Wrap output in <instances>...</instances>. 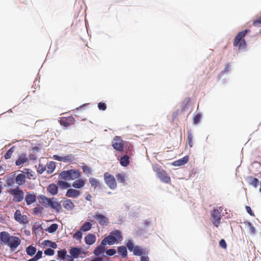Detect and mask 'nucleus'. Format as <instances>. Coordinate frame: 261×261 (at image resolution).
<instances>
[{"mask_svg": "<svg viewBox=\"0 0 261 261\" xmlns=\"http://www.w3.org/2000/svg\"><path fill=\"white\" fill-rule=\"evenodd\" d=\"M0 238L2 242L7 245L11 251H14L21 243L19 238L11 236L6 231H2L0 233Z\"/></svg>", "mask_w": 261, "mask_h": 261, "instance_id": "f257e3e1", "label": "nucleus"}, {"mask_svg": "<svg viewBox=\"0 0 261 261\" xmlns=\"http://www.w3.org/2000/svg\"><path fill=\"white\" fill-rule=\"evenodd\" d=\"M123 239L122 232L119 230L115 229L112 231L108 236L103 239L102 244L113 245L115 243L121 242Z\"/></svg>", "mask_w": 261, "mask_h": 261, "instance_id": "f03ea898", "label": "nucleus"}, {"mask_svg": "<svg viewBox=\"0 0 261 261\" xmlns=\"http://www.w3.org/2000/svg\"><path fill=\"white\" fill-rule=\"evenodd\" d=\"M250 32V31L249 30H245L240 32L234 39L233 43V46L234 47H238L239 50L245 49L247 46V43L244 38L247 33Z\"/></svg>", "mask_w": 261, "mask_h": 261, "instance_id": "7ed1b4c3", "label": "nucleus"}, {"mask_svg": "<svg viewBox=\"0 0 261 261\" xmlns=\"http://www.w3.org/2000/svg\"><path fill=\"white\" fill-rule=\"evenodd\" d=\"M81 176L79 170H68L62 171L59 174V178L65 180H73L78 179Z\"/></svg>", "mask_w": 261, "mask_h": 261, "instance_id": "20e7f679", "label": "nucleus"}, {"mask_svg": "<svg viewBox=\"0 0 261 261\" xmlns=\"http://www.w3.org/2000/svg\"><path fill=\"white\" fill-rule=\"evenodd\" d=\"M126 246L128 250L133 252L134 255L142 256L147 255L148 251L139 246H135L132 240L128 239L126 241Z\"/></svg>", "mask_w": 261, "mask_h": 261, "instance_id": "39448f33", "label": "nucleus"}, {"mask_svg": "<svg viewBox=\"0 0 261 261\" xmlns=\"http://www.w3.org/2000/svg\"><path fill=\"white\" fill-rule=\"evenodd\" d=\"M40 203L45 206H49L57 211H59L61 206L59 203L55 200L53 198H48L47 197H38Z\"/></svg>", "mask_w": 261, "mask_h": 261, "instance_id": "423d86ee", "label": "nucleus"}, {"mask_svg": "<svg viewBox=\"0 0 261 261\" xmlns=\"http://www.w3.org/2000/svg\"><path fill=\"white\" fill-rule=\"evenodd\" d=\"M223 210L221 206L217 207L211 212V217L212 218V223L214 226L218 227L220 223L222 216L221 213Z\"/></svg>", "mask_w": 261, "mask_h": 261, "instance_id": "0eeeda50", "label": "nucleus"}, {"mask_svg": "<svg viewBox=\"0 0 261 261\" xmlns=\"http://www.w3.org/2000/svg\"><path fill=\"white\" fill-rule=\"evenodd\" d=\"M154 171L156 172L157 177L162 182L167 184H171V178L165 170L161 168H156L154 169Z\"/></svg>", "mask_w": 261, "mask_h": 261, "instance_id": "6e6552de", "label": "nucleus"}, {"mask_svg": "<svg viewBox=\"0 0 261 261\" xmlns=\"http://www.w3.org/2000/svg\"><path fill=\"white\" fill-rule=\"evenodd\" d=\"M106 184L111 189H115L117 188V182L114 176L108 172H106L103 175Z\"/></svg>", "mask_w": 261, "mask_h": 261, "instance_id": "1a4fd4ad", "label": "nucleus"}, {"mask_svg": "<svg viewBox=\"0 0 261 261\" xmlns=\"http://www.w3.org/2000/svg\"><path fill=\"white\" fill-rule=\"evenodd\" d=\"M112 145L115 150L122 152L124 147V141L121 137L116 136L112 142Z\"/></svg>", "mask_w": 261, "mask_h": 261, "instance_id": "9d476101", "label": "nucleus"}, {"mask_svg": "<svg viewBox=\"0 0 261 261\" xmlns=\"http://www.w3.org/2000/svg\"><path fill=\"white\" fill-rule=\"evenodd\" d=\"M60 123L61 125L66 127L74 124L75 119L73 117L69 116L67 117H62L59 120Z\"/></svg>", "mask_w": 261, "mask_h": 261, "instance_id": "9b49d317", "label": "nucleus"}, {"mask_svg": "<svg viewBox=\"0 0 261 261\" xmlns=\"http://www.w3.org/2000/svg\"><path fill=\"white\" fill-rule=\"evenodd\" d=\"M93 217L101 225L107 226L109 223V219L107 217L98 213H96Z\"/></svg>", "mask_w": 261, "mask_h": 261, "instance_id": "f8f14e48", "label": "nucleus"}, {"mask_svg": "<svg viewBox=\"0 0 261 261\" xmlns=\"http://www.w3.org/2000/svg\"><path fill=\"white\" fill-rule=\"evenodd\" d=\"M15 220L21 224L28 223V218L25 215H22L19 210H16L14 216Z\"/></svg>", "mask_w": 261, "mask_h": 261, "instance_id": "ddd939ff", "label": "nucleus"}, {"mask_svg": "<svg viewBox=\"0 0 261 261\" xmlns=\"http://www.w3.org/2000/svg\"><path fill=\"white\" fill-rule=\"evenodd\" d=\"M53 158L57 161H61L65 163L70 162L74 160V155L72 154H69L65 156H60L58 155H53Z\"/></svg>", "mask_w": 261, "mask_h": 261, "instance_id": "4468645a", "label": "nucleus"}, {"mask_svg": "<svg viewBox=\"0 0 261 261\" xmlns=\"http://www.w3.org/2000/svg\"><path fill=\"white\" fill-rule=\"evenodd\" d=\"M102 243L103 240H102L100 244L96 247L93 251V253L97 257H99V256L102 254L105 251L106 248L104 246L107 244H102Z\"/></svg>", "mask_w": 261, "mask_h": 261, "instance_id": "2eb2a0df", "label": "nucleus"}, {"mask_svg": "<svg viewBox=\"0 0 261 261\" xmlns=\"http://www.w3.org/2000/svg\"><path fill=\"white\" fill-rule=\"evenodd\" d=\"M26 176L23 173L18 174L15 178V182L19 186H21L25 182Z\"/></svg>", "mask_w": 261, "mask_h": 261, "instance_id": "dca6fc26", "label": "nucleus"}, {"mask_svg": "<svg viewBox=\"0 0 261 261\" xmlns=\"http://www.w3.org/2000/svg\"><path fill=\"white\" fill-rule=\"evenodd\" d=\"M189 160V156H185L184 158L174 161L172 165L174 166H179L186 164Z\"/></svg>", "mask_w": 261, "mask_h": 261, "instance_id": "f3484780", "label": "nucleus"}, {"mask_svg": "<svg viewBox=\"0 0 261 261\" xmlns=\"http://www.w3.org/2000/svg\"><path fill=\"white\" fill-rule=\"evenodd\" d=\"M85 241L86 244L91 245L96 241V237L94 234L90 233L85 237Z\"/></svg>", "mask_w": 261, "mask_h": 261, "instance_id": "a211bd4d", "label": "nucleus"}, {"mask_svg": "<svg viewBox=\"0 0 261 261\" xmlns=\"http://www.w3.org/2000/svg\"><path fill=\"white\" fill-rule=\"evenodd\" d=\"M81 253V248L76 247H71V248L69 250L70 254H71L74 258H77V257H79Z\"/></svg>", "mask_w": 261, "mask_h": 261, "instance_id": "6ab92c4d", "label": "nucleus"}, {"mask_svg": "<svg viewBox=\"0 0 261 261\" xmlns=\"http://www.w3.org/2000/svg\"><path fill=\"white\" fill-rule=\"evenodd\" d=\"M86 182V179H79L72 183V186L75 188L80 189L84 186Z\"/></svg>", "mask_w": 261, "mask_h": 261, "instance_id": "aec40b11", "label": "nucleus"}, {"mask_svg": "<svg viewBox=\"0 0 261 261\" xmlns=\"http://www.w3.org/2000/svg\"><path fill=\"white\" fill-rule=\"evenodd\" d=\"M118 253L122 257L125 258L127 256V247L124 246H121L117 247Z\"/></svg>", "mask_w": 261, "mask_h": 261, "instance_id": "412c9836", "label": "nucleus"}, {"mask_svg": "<svg viewBox=\"0 0 261 261\" xmlns=\"http://www.w3.org/2000/svg\"><path fill=\"white\" fill-rule=\"evenodd\" d=\"M28 159L25 154H22L16 161L15 164L17 166H20L26 163Z\"/></svg>", "mask_w": 261, "mask_h": 261, "instance_id": "4be33fe9", "label": "nucleus"}, {"mask_svg": "<svg viewBox=\"0 0 261 261\" xmlns=\"http://www.w3.org/2000/svg\"><path fill=\"white\" fill-rule=\"evenodd\" d=\"M9 193L10 195L13 196H23L24 193L21 190L19 187H17L15 189H11L9 191Z\"/></svg>", "mask_w": 261, "mask_h": 261, "instance_id": "5701e85b", "label": "nucleus"}, {"mask_svg": "<svg viewBox=\"0 0 261 261\" xmlns=\"http://www.w3.org/2000/svg\"><path fill=\"white\" fill-rule=\"evenodd\" d=\"M47 190L50 194L54 195L58 192V187L56 185L52 184L47 187Z\"/></svg>", "mask_w": 261, "mask_h": 261, "instance_id": "b1692460", "label": "nucleus"}, {"mask_svg": "<svg viewBox=\"0 0 261 261\" xmlns=\"http://www.w3.org/2000/svg\"><path fill=\"white\" fill-rule=\"evenodd\" d=\"M47 172L48 174H51L56 168V163L53 161L49 162L46 165Z\"/></svg>", "mask_w": 261, "mask_h": 261, "instance_id": "393cba45", "label": "nucleus"}, {"mask_svg": "<svg viewBox=\"0 0 261 261\" xmlns=\"http://www.w3.org/2000/svg\"><path fill=\"white\" fill-rule=\"evenodd\" d=\"M116 176L118 182H120L123 184H124L125 183L126 181L127 176L125 173H119L116 175Z\"/></svg>", "mask_w": 261, "mask_h": 261, "instance_id": "a878e982", "label": "nucleus"}, {"mask_svg": "<svg viewBox=\"0 0 261 261\" xmlns=\"http://www.w3.org/2000/svg\"><path fill=\"white\" fill-rule=\"evenodd\" d=\"M120 164L124 166H127L129 163V158L128 155H125L122 156L120 160Z\"/></svg>", "mask_w": 261, "mask_h": 261, "instance_id": "bb28decb", "label": "nucleus"}, {"mask_svg": "<svg viewBox=\"0 0 261 261\" xmlns=\"http://www.w3.org/2000/svg\"><path fill=\"white\" fill-rule=\"evenodd\" d=\"M25 251L28 255L32 256L36 252V248L32 245H30L27 247Z\"/></svg>", "mask_w": 261, "mask_h": 261, "instance_id": "cd10ccee", "label": "nucleus"}, {"mask_svg": "<svg viewBox=\"0 0 261 261\" xmlns=\"http://www.w3.org/2000/svg\"><path fill=\"white\" fill-rule=\"evenodd\" d=\"M89 182L91 185L92 187L96 188V187H100V183L99 182V181L94 178V177H90L89 178Z\"/></svg>", "mask_w": 261, "mask_h": 261, "instance_id": "c85d7f7f", "label": "nucleus"}, {"mask_svg": "<svg viewBox=\"0 0 261 261\" xmlns=\"http://www.w3.org/2000/svg\"><path fill=\"white\" fill-rule=\"evenodd\" d=\"M80 194V193L79 190L70 189L67 191L66 196H79Z\"/></svg>", "mask_w": 261, "mask_h": 261, "instance_id": "c756f323", "label": "nucleus"}, {"mask_svg": "<svg viewBox=\"0 0 261 261\" xmlns=\"http://www.w3.org/2000/svg\"><path fill=\"white\" fill-rule=\"evenodd\" d=\"M43 245L49 246L52 248H56L57 247V245L55 242H51L49 240H45L43 242Z\"/></svg>", "mask_w": 261, "mask_h": 261, "instance_id": "7c9ffc66", "label": "nucleus"}, {"mask_svg": "<svg viewBox=\"0 0 261 261\" xmlns=\"http://www.w3.org/2000/svg\"><path fill=\"white\" fill-rule=\"evenodd\" d=\"M66 254L67 251L65 249L58 251V256L59 258L62 260H64L66 258Z\"/></svg>", "mask_w": 261, "mask_h": 261, "instance_id": "2f4dec72", "label": "nucleus"}, {"mask_svg": "<svg viewBox=\"0 0 261 261\" xmlns=\"http://www.w3.org/2000/svg\"><path fill=\"white\" fill-rule=\"evenodd\" d=\"M248 179L249 180V184L253 187H256L258 185L259 181L256 178L251 176L249 177Z\"/></svg>", "mask_w": 261, "mask_h": 261, "instance_id": "473e14b6", "label": "nucleus"}, {"mask_svg": "<svg viewBox=\"0 0 261 261\" xmlns=\"http://www.w3.org/2000/svg\"><path fill=\"white\" fill-rule=\"evenodd\" d=\"M92 225L90 222H86L81 227V230L83 231H87L90 230L91 228Z\"/></svg>", "mask_w": 261, "mask_h": 261, "instance_id": "72a5a7b5", "label": "nucleus"}, {"mask_svg": "<svg viewBox=\"0 0 261 261\" xmlns=\"http://www.w3.org/2000/svg\"><path fill=\"white\" fill-rule=\"evenodd\" d=\"M14 146H12L7 151L6 153L4 156L5 159L7 160L11 158L12 155L14 151Z\"/></svg>", "mask_w": 261, "mask_h": 261, "instance_id": "f704fd0d", "label": "nucleus"}, {"mask_svg": "<svg viewBox=\"0 0 261 261\" xmlns=\"http://www.w3.org/2000/svg\"><path fill=\"white\" fill-rule=\"evenodd\" d=\"M58 228V225L56 223L52 224L47 229V231L49 233H53L56 231Z\"/></svg>", "mask_w": 261, "mask_h": 261, "instance_id": "c9c22d12", "label": "nucleus"}, {"mask_svg": "<svg viewBox=\"0 0 261 261\" xmlns=\"http://www.w3.org/2000/svg\"><path fill=\"white\" fill-rule=\"evenodd\" d=\"M64 206L67 210H70L73 208V204L70 200H67L64 202Z\"/></svg>", "mask_w": 261, "mask_h": 261, "instance_id": "e433bc0d", "label": "nucleus"}, {"mask_svg": "<svg viewBox=\"0 0 261 261\" xmlns=\"http://www.w3.org/2000/svg\"><path fill=\"white\" fill-rule=\"evenodd\" d=\"M46 166L43 165L42 164L39 163L37 171L39 174H42L44 171L46 170Z\"/></svg>", "mask_w": 261, "mask_h": 261, "instance_id": "4c0bfd02", "label": "nucleus"}, {"mask_svg": "<svg viewBox=\"0 0 261 261\" xmlns=\"http://www.w3.org/2000/svg\"><path fill=\"white\" fill-rule=\"evenodd\" d=\"M58 184L63 188H68L70 186V185L65 181L60 180L58 181Z\"/></svg>", "mask_w": 261, "mask_h": 261, "instance_id": "58836bf2", "label": "nucleus"}, {"mask_svg": "<svg viewBox=\"0 0 261 261\" xmlns=\"http://www.w3.org/2000/svg\"><path fill=\"white\" fill-rule=\"evenodd\" d=\"M73 238L77 240H81L82 238V233L81 231L78 230L73 235Z\"/></svg>", "mask_w": 261, "mask_h": 261, "instance_id": "ea45409f", "label": "nucleus"}, {"mask_svg": "<svg viewBox=\"0 0 261 261\" xmlns=\"http://www.w3.org/2000/svg\"><path fill=\"white\" fill-rule=\"evenodd\" d=\"M36 197H25V201L28 205L32 204L36 201Z\"/></svg>", "mask_w": 261, "mask_h": 261, "instance_id": "a19ab883", "label": "nucleus"}, {"mask_svg": "<svg viewBox=\"0 0 261 261\" xmlns=\"http://www.w3.org/2000/svg\"><path fill=\"white\" fill-rule=\"evenodd\" d=\"M82 170L83 172L87 175L91 173V169H90V167L86 165L82 166Z\"/></svg>", "mask_w": 261, "mask_h": 261, "instance_id": "79ce46f5", "label": "nucleus"}, {"mask_svg": "<svg viewBox=\"0 0 261 261\" xmlns=\"http://www.w3.org/2000/svg\"><path fill=\"white\" fill-rule=\"evenodd\" d=\"M116 253V250L115 249H113V248L109 249L107 250L106 251V254L109 256H113V255H115Z\"/></svg>", "mask_w": 261, "mask_h": 261, "instance_id": "37998d69", "label": "nucleus"}, {"mask_svg": "<svg viewBox=\"0 0 261 261\" xmlns=\"http://www.w3.org/2000/svg\"><path fill=\"white\" fill-rule=\"evenodd\" d=\"M27 172L25 173H23L25 174L26 178H28L29 179H31L32 178H33L34 174L32 171H30L29 169H26Z\"/></svg>", "mask_w": 261, "mask_h": 261, "instance_id": "c03bdc74", "label": "nucleus"}, {"mask_svg": "<svg viewBox=\"0 0 261 261\" xmlns=\"http://www.w3.org/2000/svg\"><path fill=\"white\" fill-rule=\"evenodd\" d=\"M201 119V115L200 114H196L193 118V122L196 124L199 123Z\"/></svg>", "mask_w": 261, "mask_h": 261, "instance_id": "a18cd8bd", "label": "nucleus"}, {"mask_svg": "<svg viewBox=\"0 0 261 261\" xmlns=\"http://www.w3.org/2000/svg\"><path fill=\"white\" fill-rule=\"evenodd\" d=\"M98 108L100 110L105 111L107 109V105L104 102H100L98 103Z\"/></svg>", "mask_w": 261, "mask_h": 261, "instance_id": "49530a36", "label": "nucleus"}, {"mask_svg": "<svg viewBox=\"0 0 261 261\" xmlns=\"http://www.w3.org/2000/svg\"><path fill=\"white\" fill-rule=\"evenodd\" d=\"M55 253V251L53 249L51 248H47L44 251V254L46 255H53Z\"/></svg>", "mask_w": 261, "mask_h": 261, "instance_id": "de8ad7c7", "label": "nucleus"}, {"mask_svg": "<svg viewBox=\"0 0 261 261\" xmlns=\"http://www.w3.org/2000/svg\"><path fill=\"white\" fill-rule=\"evenodd\" d=\"M253 25L255 27H261V17L253 21Z\"/></svg>", "mask_w": 261, "mask_h": 261, "instance_id": "09e8293b", "label": "nucleus"}, {"mask_svg": "<svg viewBox=\"0 0 261 261\" xmlns=\"http://www.w3.org/2000/svg\"><path fill=\"white\" fill-rule=\"evenodd\" d=\"M193 137L191 134H189L188 135V142L189 146L192 147L193 146Z\"/></svg>", "mask_w": 261, "mask_h": 261, "instance_id": "8fccbe9b", "label": "nucleus"}, {"mask_svg": "<svg viewBox=\"0 0 261 261\" xmlns=\"http://www.w3.org/2000/svg\"><path fill=\"white\" fill-rule=\"evenodd\" d=\"M219 245L223 249H226L227 247V244L225 241L224 239H221L219 242Z\"/></svg>", "mask_w": 261, "mask_h": 261, "instance_id": "3c124183", "label": "nucleus"}, {"mask_svg": "<svg viewBox=\"0 0 261 261\" xmlns=\"http://www.w3.org/2000/svg\"><path fill=\"white\" fill-rule=\"evenodd\" d=\"M249 232L252 234H254L256 232L255 228L251 225L250 223H249Z\"/></svg>", "mask_w": 261, "mask_h": 261, "instance_id": "603ef678", "label": "nucleus"}, {"mask_svg": "<svg viewBox=\"0 0 261 261\" xmlns=\"http://www.w3.org/2000/svg\"><path fill=\"white\" fill-rule=\"evenodd\" d=\"M140 261H149V258L147 255H143L141 257Z\"/></svg>", "mask_w": 261, "mask_h": 261, "instance_id": "864d4df0", "label": "nucleus"}, {"mask_svg": "<svg viewBox=\"0 0 261 261\" xmlns=\"http://www.w3.org/2000/svg\"><path fill=\"white\" fill-rule=\"evenodd\" d=\"M246 210L248 214H249L251 216H254V213L252 212L251 207L249 206H246Z\"/></svg>", "mask_w": 261, "mask_h": 261, "instance_id": "5fc2aeb1", "label": "nucleus"}, {"mask_svg": "<svg viewBox=\"0 0 261 261\" xmlns=\"http://www.w3.org/2000/svg\"><path fill=\"white\" fill-rule=\"evenodd\" d=\"M42 251H38L36 254L35 255V256L36 257L37 259H39L42 257Z\"/></svg>", "mask_w": 261, "mask_h": 261, "instance_id": "6e6d98bb", "label": "nucleus"}, {"mask_svg": "<svg viewBox=\"0 0 261 261\" xmlns=\"http://www.w3.org/2000/svg\"><path fill=\"white\" fill-rule=\"evenodd\" d=\"M74 258L70 254V255H67L66 258L67 259V261H73V259Z\"/></svg>", "mask_w": 261, "mask_h": 261, "instance_id": "4d7b16f0", "label": "nucleus"}, {"mask_svg": "<svg viewBox=\"0 0 261 261\" xmlns=\"http://www.w3.org/2000/svg\"><path fill=\"white\" fill-rule=\"evenodd\" d=\"M23 197H14L13 200L16 202H20L23 199Z\"/></svg>", "mask_w": 261, "mask_h": 261, "instance_id": "13d9d810", "label": "nucleus"}, {"mask_svg": "<svg viewBox=\"0 0 261 261\" xmlns=\"http://www.w3.org/2000/svg\"><path fill=\"white\" fill-rule=\"evenodd\" d=\"M29 158L31 160H36L37 159V156L35 154H30Z\"/></svg>", "mask_w": 261, "mask_h": 261, "instance_id": "bf43d9fd", "label": "nucleus"}, {"mask_svg": "<svg viewBox=\"0 0 261 261\" xmlns=\"http://www.w3.org/2000/svg\"><path fill=\"white\" fill-rule=\"evenodd\" d=\"M38 259H37L36 257L35 256L34 257H33V258L29 259L28 261H37L38 260Z\"/></svg>", "mask_w": 261, "mask_h": 261, "instance_id": "052dcab7", "label": "nucleus"}, {"mask_svg": "<svg viewBox=\"0 0 261 261\" xmlns=\"http://www.w3.org/2000/svg\"><path fill=\"white\" fill-rule=\"evenodd\" d=\"M39 149V148L38 147H34L33 148V152L38 151Z\"/></svg>", "mask_w": 261, "mask_h": 261, "instance_id": "680f3d73", "label": "nucleus"}, {"mask_svg": "<svg viewBox=\"0 0 261 261\" xmlns=\"http://www.w3.org/2000/svg\"><path fill=\"white\" fill-rule=\"evenodd\" d=\"M91 197H88V196H87V197H86V199H87V200H90V198H91Z\"/></svg>", "mask_w": 261, "mask_h": 261, "instance_id": "e2e57ef3", "label": "nucleus"}, {"mask_svg": "<svg viewBox=\"0 0 261 261\" xmlns=\"http://www.w3.org/2000/svg\"><path fill=\"white\" fill-rule=\"evenodd\" d=\"M2 190V186L0 185V194L1 193Z\"/></svg>", "mask_w": 261, "mask_h": 261, "instance_id": "0e129e2a", "label": "nucleus"}, {"mask_svg": "<svg viewBox=\"0 0 261 261\" xmlns=\"http://www.w3.org/2000/svg\"><path fill=\"white\" fill-rule=\"evenodd\" d=\"M26 196H33V195L31 194H27Z\"/></svg>", "mask_w": 261, "mask_h": 261, "instance_id": "69168bd1", "label": "nucleus"}, {"mask_svg": "<svg viewBox=\"0 0 261 261\" xmlns=\"http://www.w3.org/2000/svg\"><path fill=\"white\" fill-rule=\"evenodd\" d=\"M187 100L188 102L190 101V99L189 98H188Z\"/></svg>", "mask_w": 261, "mask_h": 261, "instance_id": "338daca9", "label": "nucleus"}, {"mask_svg": "<svg viewBox=\"0 0 261 261\" xmlns=\"http://www.w3.org/2000/svg\"><path fill=\"white\" fill-rule=\"evenodd\" d=\"M3 168L1 166H0V172L2 170Z\"/></svg>", "mask_w": 261, "mask_h": 261, "instance_id": "774afa93", "label": "nucleus"}]
</instances>
